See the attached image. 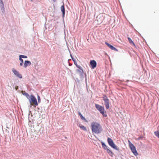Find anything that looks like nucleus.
Returning <instances> with one entry per match:
<instances>
[{
    "label": "nucleus",
    "instance_id": "39448f33",
    "mask_svg": "<svg viewBox=\"0 0 159 159\" xmlns=\"http://www.w3.org/2000/svg\"><path fill=\"white\" fill-rule=\"evenodd\" d=\"M128 142L129 144V147L132 152L134 155L136 156H137L138 155V153L136 150L135 147L132 143H131L129 140H128Z\"/></svg>",
    "mask_w": 159,
    "mask_h": 159
},
{
    "label": "nucleus",
    "instance_id": "bb28decb",
    "mask_svg": "<svg viewBox=\"0 0 159 159\" xmlns=\"http://www.w3.org/2000/svg\"><path fill=\"white\" fill-rule=\"evenodd\" d=\"M17 88H18V87H16V90H17Z\"/></svg>",
    "mask_w": 159,
    "mask_h": 159
},
{
    "label": "nucleus",
    "instance_id": "f3484780",
    "mask_svg": "<svg viewBox=\"0 0 159 159\" xmlns=\"http://www.w3.org/2000/svg\"><path fill=\"white\" fill-rule=\"evenodd\" d=\"M102 147L104 149L107 150V149H108L107 148V147L106 144L102 142Z\"/></svg>",
    "mask_w": 159,
    "mask_h": 159
},
{
    "label": "nucleus",
    "instance_id": "7ed1b4c3",
    "mask_svg": "<svg viewBox=\"0 0 159 159\" xmlns=\"http://www.w3.org/2000/svg\"><path fill=\"white\" fill-rule=\"evenodd\" d=\"M107 141L109 145L112 148L117 150H119V149L117 146L114 143L112 140L110 138L107 139Z\"/></svg>",
    "mask_w": 159,
    "mask_h": 159
},
{
    "label": "nucleus",
    "instance_id": "393cba45",
    "mask_svg": "<svg viewBox=\"0 0 159 159\" xmlns=\"http://www.w3.org/2000/svg\"><path fill=\"white\" fill-rule=\"evenodd\" d=\"M74 64H75L76 65V66H80V65H78L77 63V62H75V61H74Z\"/></svg>",
    "mask_w": 159,
    "mask_h": 159
},
{
    "label": "nucleus",
    "instance_id": "b1692460",
    "mask_svg": "<svg viewBox=\"0 0 159 159\" xmlns=\"http://www.w3.org/2000/svg\"><path fill=\"white\" fill-rule=\"evenodd\" d=\"M143 138V137L142 136H140L139 137V138L137 140H139L140 139H142Z\"/></svg>",
    "mask_w": 159,
    "mask_h": 159
},
{
    "label": "nucleus",
    "instance_id": "20e7f679",
    "mask_svg": "<svg viewBox=\"0 0 159 159\" xmlns=\"http://www.w3.org/2000/svg\"><path fill=\"white\" fill-rule=\"evenodd\" d=\"M29 100L31 105H32L33 104H34L35 106H37L38 105L36 98L33 95H30V98Z\"/></svg>",
    "mask_w": 159,
    "mask_h": 159
},
{
    "label": "nucleus",
    "instance_id": "423d86ee",
    "mask_svg": "<svg viewBox=\"0 0 159 159\" xmlns=\"http://www.w3.org/2000/svg\"><path fill=\"white\" fill-rule=\"evenodd\" d=\"M103 98L105 102L106 107L107 109H108L109 108V100L106 95H104Z\"/></svg>",
    "mask_w": 159,
    "mask_h": 159
},
{
    "label": "nucleus",
    "instance_id": "4468645a",
    "mask_svg": "<svg viewBox=\"0 0 159 159\" xmlns=\"http://www.w3.org/2000/svg\"><path fill=\"white\" fill-rule=\"evenodd\" d=\"M128 41H129V43L130 44H131V45H133L134 46H135V44L133 41L132 40V39L129 37L128 38Z\"/></svg>",
    "mask_w": 159,
    "mask_h": 159
},
{
    "label": "nucleus",
    "instance_id": "6e6552de",
    "mask_svg": "<svg viewBox=\"0 0 159 159\" xmlns=\"http://www.w3.org/2000/svg\"><path fill=\"white\" fill-rule=\"evenodd\" d=\"M90 64L91 66V68L92 69H94L96 67L97 63L96 61L94 60L91 61Z\"/></svg>",
    "mask_w": 159,
    "mask_h": 159
},
{
    "label": "nucleus",
    "instance_id": "f8f14e48",
    "mask_svg": "<svg viewBox=\"0 0 159 159\" xmlns=\"http://www.w3.org/2000/svg\"><path fill=\"white\" fill-rule=\"evenodd\" d=\"M107 152L108 153V154L111 156V157H112L113 156V153L111 151V150L109 149H107Z\"/></svg>",
    "mask_w": 159,
    "mask_h": 159
},
{
    "label": "nucleus",
    "instance_id": "a878e982",
    "mask_svg": "<svg viewBox=\"0 0 159 159\" xmlns=\"http://www.w3.org/2000/svg\"><path fill=\"white\" fill-rule=\"evenodd\" d=\"M23 63L21 62L20 63V66H22L23 65Z\"/></svg>",
    "mask_w": 159,
    "mask_h": 159
},
{
    "label": "nucleus",
    "instance_id": "ddd939ff",
    "mask_svg": "<svg viewBox=\"0 0 159 159\" xmlns=\"http://www.w3.org/2000/svg\"><path fill=\"white\" fill-rule=\"evenodd\" d=\"M61 11H62V12L63 15L64 16V14H65V8H64V5L62 6L61 7Z\"/></svg>",
    "mask_w": 159,
    "mask_h": 159
},
{
    "label": "nucleus",
    "instance_id": "4be33fe9",
    "mask_svg": "<svg viewBox=\"0 0 159 159\" xmlns=\"http://www.w3.org/2000/svg\"><path fill=\"white\" fill-rule=\"evenodd\" d=\"M38 101L39 102H40V98L39 96H38Z\"/></svg>",
    "mask_w": 159,
    "mask_h": 159
},
{
    "label": "nucleus",
    "instance_id": "a211bd4d",
    "mask_svg": "<svg viewBox=\"0 0 159 159\" xmlns=\"http://www.w3.org/2000/svg\"><path fill=\"white\" fill-rule=\"evenodd\" d=\"M23 94L28 99H29L30 97L28 93L25 92Z\"/></svg>",
    "mask_w": 159,
    "mask_h": 159
},
{
    "label": "nucleus",
    "instance_id": "2eb2a0df",
    "mask_svg": "<svg viewBox=\"0 0 159 159\" xmlns=\"http://www.w3.org/2000/svg\"><path fill=\"white\" fill-rule=\"evenodd\" d=\"M79 127L84 131H86L87 130L86 127L83 125H79Z\"/></svg>",
    "mask_w": 159,
    "mask_h": 159
},
{
    "label": "nucleus",
    "instance_id": "1a4fd4ad",
    "mask_svg": "<svg viewBox=\"0 0 159 159\" xmlns=\"http://www.w3.org/2000/svg\"><path fill=\"white\" fill-rule=\"evenodd\" d=\"M105 43L108 47L112 50H114V51H118V50L117 49H116V48H115L112 45H111V44H109L107 42H105Z\"/></svg>",
    "mask_w": 159,
    "mask_h": 159
},
{
    "label": "nucleus",
    "instance_id": "f03ea898",
    "mask_svg": "<svg viewBox=\"0 0 159 159\" xmlns=\"http://www.w3.org/2000/svg\"><path fill=\"white\" fill-rule=\"evenodd\" d=\"M95 106L97 109L102 114L103 116L106 117L107 116L106 112L105 111L103 107L98 104H95Z\"/></svg>",
    "mask_w": 159,
    "mask_h": 159
},
{
    "label": "nucleus",
    "instance_id": "9d476101",
    "mask_svg": "<svg viewBox=\"0 0 159 159\" xmlns=\"http://www.w3.org/2000/svg\"><path fill=\"white\" fill-rule=\"evenodd\" d=\"M77 67L80 69H77V71L81 74H83L84 73V71L82 69V68L80 66H77Z\"/></svg>",
    "mask_w": 159,
    "mask_h": 159
},
{
    "label": "nucleus",
    "instance_id": "dca6fc26",
    "mask_svg": "<svg viewBox=\"0 0 159 159\" xmlns=\"http://www.w3.org/2000/svg\"><path fill=\"white\" fill-rule=\"evenodd\" d=\"M78 114L82 120L86 121V120L85 119V118L81 114L80 112H78Z\"/></svg>",
    "mask_w": 159,
    "mask_h": 159
},
{
    "label": "nucleus",
    "instance_id": "6ab92c4d",
    "mask_svg": "<svg viewBox=\"0 0 159 159\" xmlns=\"http://www.w3.org/2000/svg\"><path fill=\"white\" fill-rule=\"evenodd\" d=\"M155 135L159 138V131H157L154 132Z\"/></svg>",
    "mask_w": 159,
    "mask_h": 159
},
{
    "label": "nucleus",
    "instance_id": "0eeeda50",
    "mask_svg": "<svg viewBox=\"0 0 159 159\" xmlns=\"http://www.w3.org/2000/svg\"><path fill=\"white\" fill-rule=\"evenodd\" d=\"M12 71L14 74L17 77L20 78H22V76L20 74L19 71H17L16 69L14 68L12 69Z\"/></svg>",
    "mask_w": 159,
    "mask_h": 159
},
{
    "label": "nucleus",
    "instance_id": "aec40b11",
    "mask_svg": "<svg viewBox=\"0 0 159 159\" xmlns=\"http://www.w3.org/2000/svg\"><path fill=\"white\" fill-rule=\"evenodd\" d=\"M0 3L1 4V6L2 8H4V5L3 3L2 0H0Z\"/></svg>",
    "mask_w": 159,
    "mask_h": 159
},
{
    "label": "nucleus",
    "instance_id": "cd10ccee",
    "mask_svg": "<svg viewBox=\"0 0 159 159\" xmlns=\"http://www.w3.org/2000/svg\"><path fill=\"white\" fill-rule=\"evenodd\" d=\"M54 2H55L56 0H52Z\"/></svg>",
    "mask_w": 159,
    "mask_h": 159
},
{
    "label": "nucleus",
    "instance_id": "f257e3e1",
    "mask_svg": "<svg viewBox=\"0 0 159 159\" xmlns=\"http://www.w3.org/2000/svg\"><path fill=\"white\" fill-rule=\"evenodd\" d=\"M91 127L93 134L101 133L103 129L100 124L97 122H93L91 124Z\"/></svg>",
    "mask_w": 159,
    "mask_h": 159
},
{
    "label": "nucleus",
    "instance_id": "9b49d317",
    "mask_svg": "<svg viewBox=\"0 0 159 159\" xmlns=\"http://www.w3.org/2000/svg\"><path fill=\"white\" fill-rule=\"evenodd\" d=\"M31 62L28 61H25V63L24 65V66L25 68H26L28 66H30L31 65Z\"/></svg>",
    "mask_w": 159,
    "mask_h": 159
},
{
    "label": "nucleus",
    "instance_id": "5701e85b",
    "mask_svg": "<svg viewBox=\"0 0 159 159\" xmlns=\"http://www.w3.org/2000/svg\"><path fill=\"white\" fill-rule=\"evenodd\" d=\"M19 60L21 62H22V63H23V60L21 58H19Z\"/></svg>",
    "mask_w": 159,
    "mask_h": 159
},
{
    "label": "nucleus",
    "instance_id": "412c9836",
    "mask_svg": "<svg viewBox=\"0 0 159 159\" xmlns=\"http://www.w3.org/2000/svg\"><path fill=\"white\" fill-rule=\"evenodd\" d=\"M19 57L20 58H27V56L24 55H20L19 56Z\"/></svg>",
    "mask_w": 159,
    "mask_h": 159
}]
</instances>
